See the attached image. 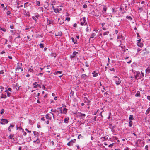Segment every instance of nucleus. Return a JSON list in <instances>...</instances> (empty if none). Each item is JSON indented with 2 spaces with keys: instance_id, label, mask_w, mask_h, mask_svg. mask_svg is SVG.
Wrapping results in <instances>:
<instances>
[{
  "instance_id": "nucleus-1",
  "label": "nucleus",
  "mask_w": 150,
  "mask_h": 150,
  "mask_svg": "<svg viewBox=\"0 0 150 150\" xmlns=\"http://www.w3.org/2000/svg\"><path fill=\"white\" fill-rule=\"evenodd\" d=\"M18 65H17L15 70L16 71H17V73L19 72V70L21 69V67L22 65V63L18 62L17 63Z\"/></svg>"
},
{
  "instance_id": "nucleus-2",
  "label": "nucleus",
  "mask_w": 150,
  "mask_h": 150,
  "mask_svg": "<svg viewBox=\"0 0 150 150\" xmlns=\"http://www.w3.org/2000/svg\"><path fill=\"white\" fill-rule=\"evenodd\" d=\"M81 25H87V23L86 21V18L84 17L83 19L81 18Z\"/></svg>"
},
{
  "instance_id": "nucleus-3",
  "label": "nucleus",
  "mask_w": 150,
  "mask_h": 150,
  "mask_svg": "<svg viewBox=\"0 0 150 150\" xmlns=\"http://www.w3.org/2000/svg\"><path fill=\"white\" fill-rule=\"evenodd\" d=\"M8 122V120L7 119H2L0 121V123L2 125H5Z\"/></svg>"
},
{
  "instance_id": "nucleus-4",
  "label": "nucleus",
  "mask_w": 150,
  "mask_h": 150,
  "mask_svg": "<svg viewBox=\"0 0 150 150\" xmlns=\"http://www.w3.org/2000/svg\"><path fill=\"white\" fill-rule=\"evenodd\" d=\"M115 83L117 85H119L121 81V80L120 78L116 79H115Z\"/></svg>"
},
{
  "instance_id": "nucleus-5",
  "label": "nucleus",
  "mask_w": 150,
  "mask_h": 150,
  "mask_svg": "<svg viewBox=\"0 0 150 150\" xmlns=\"http://www.w3.org/2000/svg\"><path fill=\"white\" fill-rule=\"evenodd\" d=\"M146 76H148V74L150 73V66L149 65L148 67L146 69Z\"/></svg>"
},
{
  "instance_id": "nucleus-6",
  "label": "nucleus",
  "mask_w": 150,
  "mask_h": 150,
  "mask_svg": "<svg viewBox=\"0 0 150 150\" xmlns=\"http://www.w3.org/2000/svg\"><path fill=\"white\" fill-rule=\"evenodd\" d=\"M140 73L139 71H137V73L136 74L135 78L137 80L140 79Z\"/></svg>"
},
{
  "instance_id": "nucleus-7",
  "label": "nucleus",
  "mask_w": 150,
  "mask_h": 150,
  "mask_svg": "<svg viewBox=\"0 0 150 150\" xmlns=\"http://www.w3.org/2000/svg\"><path fill=\"white\" fill-rule=\"evenodd\" d=\"M78 54V52L76 51H74L73 52V54H72V55H71L70 56V57L71 59H73L74 58L76 55L77 54Z\"/></svg>"
},
{
  "instance_id": "nucleus-8",
  "label": "nucleus",
  "mask_w": 150,
  "mask_h": 150,
  "mask_svg": "<svg viewBox=\"0 0 150 150\" xmlns=\"http://www.w3.org/2000/svg\"><path fill=\"white\" fill-rule=\"evenodd\" d=\"M46 118L47 119L51 120V116L49 114H47L45 115Z\"/></svg>"
},
{
  "instance_id": "nucleus-9",
  "label": "nucleus",
  "mask_w": 150,
  "mask_h": 150,
  "mask_svg": "<svg viewBox=\"0 0 150 150\" xmlns=\"http://www.w3.org/2000/svg\"><path fill=\"white\" fill-rule=\"evenodd\" d=\"M50 4L48 3L46 1L45 2L44 4V8L45 9H46L47 7L49 6Z\"/></svg>"
},
{
  "instance_id": "nucleus-10",
  "label": "nucleus",
  "mask_w": 150,
  "mask_h": 150,
  "mask_svg": "<svg viewBox=\"0 0 150 150\" xmlns=\"http://www.w3.org/2000/svg\"><path fill=\"white\" fill-rule=\"evenodd\" d=\"M132 74L134 76V77L135 76V75L137 73V71H135V70L132 69Z\"/></svg>"
},
{
  "instance_id": "nucleus-11",
  "label": "nucleus",
  "mask_w": 150,
  "mask_h": 150,
  "mask_svg": "<svg viewBox=\"0 0 150 150\" xmlns=\"http://www.w3.org/2000/svg\"><path fill=\"white\" fill-rule=\"evenodd\" d=\"M88 76H87L86 74H83L81 75V78L83 79H86V78L88 77Z\"/></svg>"
},
{
  "instance_id": "nucleus-12",
  "label": "nucleus",
  "mask_w": 150,
  "mask_h": 150,
  "mask_svg": "<svg viewBox=\"0 0 150 150\" xmlns=\"http://www.w3.org/2000/svg\"><path fill=\"white\" fill-rule=\"evenodd\" d=\"M78 114H79V116L81 117H85L86 116V115L85 114H82L81 112H78Z\"/></svg>"
},
{
  "instance_id": "nucleus-13",
  "label": "nucleus",
  "mask_w": 150,
  "mask_h": 150,
  "mask_svg": "<svg viewBox=\"0 0 150 150\" xmlns=\"http://www.w3.org/2000/svg\"><path fill=\"white\" fill-rule=\"evenodd\" d=\"M14 126V125L12 124H10L9 126V127L8 128V130L9 131L11 132V128H13Z\"/></svg>"
},
{
  "instance_id": "nucleus-14",
  "label": "nucleus",
  "mask_w": 150,
  "mask_h": 150,
  "mask_svg": "<svg viewBox=\"0 0 150 150\" xmlns=\"http://www.w3.org/2000/svg\"><path fill=\"white\" fill-rule=\"evenodd\" d=\"M135 96L137 97L140 96V92L139 91H137L136 94L135 95Z\"/></svg>"
},
{
  "instance_id": "nucleus-15",
  "label": "nucleus",
  "mask_w": 150,
  "mask_h": 150,
  "mask_svg": "<svg viewBox=\"0 0 150 150\" xmlns=\"http://www.w3.org/2000/svg\"><path fill=\"white\" fill-rule=\"evenodd\" d=\"M69 118L68 117H66L64 119V122L65 123H67L69 122Z\"/></svg>"
},
{
  "instance_id": "nucleus-16",
  "label": "nucleus",
  "mask_w": 150,
  "mask_h": 150,
  "mask_svg": "<svg viewBox=\"0 0 150 150\" xmlns=\"http://www.w3.org/2000/svg\"><path fill=\"white\" fill-rule=\"evenodd\" d=\"M67 109L65 108H64L62 111V113L64 114H66L67 113Z\"/></svg>"
},
{
  "instance_id": "nucleus-17",
  "label": "nucleus",
  "mask_w": 150,
  "mask_h": 150,
  "mask_svg": "<svg viewBox=\"0 0 150 150\" xmlns=\"http://www.w3.org/2000/svg\"><path fill=\"white\" fill-rule=\"evenodd\" d=\"M137 45L138 46L140 47H142L143 46V44L141 43L140 42L137 43Z\"/></svg>"
},
{
  "instance_id": "nucleus-18",
  "label": "nucleus",
  "mask_w": 150,
  "mask_h": 150,
  "mask_svg": "<svg viewBox=\"0 0 150 150\" xmlns=\"http://www.w3.org/2000/svg\"><path fill=\"white\" fill-rule=\"evenodd\" d=\"M103 141H104L105 140H107L108 139V137L105 136L103 137H102L101 138Z\"/></svg>"
},
{
  "instance_id": "nucleus-19",
  "label": "nucleus",
  "mask_w": 150,
  "mask_h": 150,
  "mask_svg": "<svg viewBox=\"0 0 150 150\" xmlns=\"http://www.w3.org/2000/svg\"><path fill=\"white\" fill-rule=\"evenodd\" d=\"M71 39L72 41L74 43V44H77V41L76 40H75V39H74V38L73 37H72Z\"/></svg>"
},
{
  "instance_id": "nucleus-20",
  "label": "nucleus",
  "mask_w": 150,
  "mask_h": 150,
  "mask_svg": "<svg viewBox=\"0 0 150 150\" xmlns=\"http://www.w3.org/2000/svg\"><path fill=\"white\" fill-rule=\"evenodd\" d=\"M76 139H74L73 140H71L70 142V143L71 142V144H72V145L73 146V144L74 143H75L76 142Z\"/></svg>"
},
{
  "instance_id": "nucleus-21",
  "label": "nucleus",
  "mask_w": 150,
  "mask_h": 150,
  "mask_svg": "<svg viewBox=\"0 0 150 150\" xmlns=\"http://www.w3.org/2000/svg\"><path fill=\"white\" fill-rule=\"evenodd\" d=\"M93 75V77H96L98 76V73H95V71H94L92 73Z\"/></svg>"
},
{
  "instance_id": "nucleus-22",
  "label": "nucleus",
  "mask_w": 150,
  "mask_h": 150,
  "mask_svg": "<svg viewBox=\"0 0 150 150\" xmlns=\"http://www.w3.org/2000/svg\"><path fill=\"white\" fill-rule=\"evenodd\" d=\"M38 87L40 88L41 87V86L40 85L38 84H37L36 85L34 86H33L34 88H38Z\"/></svg>"
},
{
  "instance_id": "nucleus-23",
  "label": "nucleus",
  "mask_w": 150,
  "mask_h": 150,
  "mask_svg": "<svg viewBox=\"0 0 150 150\" xmlns=\"http://www.w3.org/2000/svg\"><path fill=\"white\" fill-rule=\"evenodd\" d=\"M96 35L95 33H92L90 36V38H93L96 36Z\"/></svg>"
},
{
  "instance_id": "nucleus-24",
  "label": "nucleus",
  "mask_w": 150,
  "mask_h": 150,
  "mask_svg": "<svg viewBox=\"0 0 150 150\" xmlns=\"http://www.w3.org/2000/svg\"><path fill=\"white\" fill-rule=\"evenodd\" d=\"M126 18L130 21H131L132 19V17H131V16H127Z\"/></svg>"
},
{
  "instance_id": "nucleus-25",
  "label": "nucleus",
  "mask_w": 150,
  "mask_h": 150,
  "mask_svg": "<svg viewBox=\"0 0 150 150\" xmlns=\"http://www.w3.org/2000/svg\"><path fill=\"white\" fill-rule=\"evenodd\" d=\"M140 79H141V78H143L144 77V74L142 72V71L141 72V74H140Z\"/></svg>"
},
{
  "instance_id": "nucleus-26",
  "label": "nucleus",
  "mask_w": 150,
  "mask_h": 150,
  "mask_svg": "<svg viewBox=\"0 0 150 150\" xmlns=\"http://www.w3.org/2000/svg\"><path fill=\"white\" fill-rule=\"evenodd\" d=\"M150 111V107H149L148 108V109L146 110V114L147 115L148 114Z\"/></svg>"
},
{
  "instance_id": "nucleus-27",
  "label": "nucleus",
  "mask_w": 150,
  "mask_h": 150,
  "mask_svg": "<svg viewBox=\"0 0 150 150\" xmlns=\"http://www.w3.org/2000/svg\"><path fill=\"white\" fill-rule=\"evenodd\" d=\"M36 142L38 144H39L40 143V141L38 139H37L36 140H34L33 141V143H35Z\"/></svg>"
},
{
  "instance_id": "nucleus-28",
  "label": "nucleus",
  "mask_w": 150,
  "mask_h": 150,
  "mask_svg": "<svg viewBox=\"0 0 150 150\" xmlns=\"http://www.w3.org/2000/svg\"><path fill=\"white\" fill-rule=\"evenodd\" d=\"M34 134L35 136H38L39 134L38 132L36 131H33Z\"/></svg>"
},
{
  "instance_id": "nucleus-29",
  "label": "nucleus",
  "mask_w": 150,
  "mask_h": 150,
  "mask_svg": "<svg viewBox=\"0 0 150 150\" xmlns=\"http://www.w3.org/2000/svg\"><path fill=\"white\" fill-rule=\"evenodd\" d=\"M6 98V95H4L2 94L1 96V98Z\"/></svg>"
},
{
  "instance_id": "nucleus-30",
  "label": "nucleus",
  "mask_w": 150,
  "mask_h": 150,
  "mask_svg": "<svg viewBox=\"0 0 150 150\" xmlns=\"http://www.w3.org/2000/svg\"><path fill=\"white\" fill-rule=\"evenodd\" d=\"M62 35V33L61 31H60L58 32L57 35H55L56 36H61Z\"/></svg>"
},
{
  "instance_id": "nucleus-31",
  "label": "nucleus",
  "mask_w": 150,
  "mask_h": 150,
  "mask_svg": "<svg viewBox=\"0 0 150 150\" xmlns=\"http://www.w3.org/2000/svg\"><path fill=\"white\" fill-rule=\"evenodd\" d=\"M129 119L130 120H134V118H133V116L132 115H130L129 116Z\"/></svg>"
},
{
  "instance_id": "nucleus-32",
  "label": "nucleus",
  "mask_w": 150,
  "mask_h": 150,
  "mask_svg": "<svg viewBox=\"0 0 150 150\" xmlns=\"http://www.w3.org/2000/svg\"><path fill=\"white\" fill-rule=\"evenodd\" d=\"M133 125V122L131 120H130L129 122V126L131 127Z\"/></svg>"
},
{
  "instance_id": "nucleus-33",
  "label": "nucleus",
  "mask_w": 150,
  "mask_h": 150,
  "mask_svg": "<svg viewBox=\"0 0 150 150\" xmlns=\"http://www.w3.org/2000/svg\"><path fill=\"white\" fill-rule=\"evenodd\" d=\"M109 31L105 32L103 33V35H108L109 34Z\"/></svg>"
},
{
  "instance_id": "nucleus-34",
  "label": "nucleus",
  "mask_w": 150,
  "mask_h": 150,
  "mask_svg": "<svg viewBox=\"0 0 150 150\" xmlns=\"http://www.w3.org/2000/svg\"><path fill=\"white\" fill-rule=\"evenodd\" d=\"M62 71H57L55 72V73H56V74H61L62 73Z\"/></svg>"
},
{
  "instance_id": "nucleus-35",
  "label": "nucleus",
  "mask_w": 150,
  "mask_h": 150,
  "mask_svg": "<svg viewBox=\"0 0 150 150\" xmlns=\"http://www.w3.org/2000/svg\"><path fill=\"white\" fill-rule=\"evenodd\" d=\"M13 136L14 135H10L9 136V138L11 139H13L14 138H13L12 137H13Z\"/></svg>"
},
{
  "instance_id": "nucleus-36",
  "label": "nucleus",
  "mask_w": 150,
  "mask_h": 150,
  "mask_svg": "<svg viewBox=\"0 0 150 150\" xmlns=\"http://www.w3.org/2000/svg\"><path fill=\"white\" fill-rule=\"evenodd\" d=\"M51 111L52 112H58V111L56 109H55V110L51 109Z\"/></svg>"
},
{
  "instance_id": "nucleus-37",
  "label": "nucleus",
  "mask_w": 150,
  "mask_h": 150,
  "mask_svg": "<svg viewBox=\"0 0 150 150\" xmlns=\"http://www.w3.org/2000/svg\"><path fill=\"white\" fill-rule=\"evenodd\" d=\"M36 4L38 6H40V2L39 1H36Z\"/></svg>"
},
{
  "instance_id": "nucleus-38",
  "label": "nucleus",
  "mask_w": 150,
  "mask_h": 150,
  "mask_svg": "<svg viewBox=\"0 0 150 150\" xmlns=\"http://www.w3.org/2000/svg\"><path fill=\"white\" fill-rule=\"evenodd\" d=\"M32 18L33 20H34L35 21L36 23L37 22V20L35 16H32Z\"/></svg>"
},
{
  "instance_id": "nucleus-39",
  "label": "nucleus",
  "mask_w": 150,
  "mask_h": 150,
  "mask_svg": "<svg viewBox=\"0 0 150 150\" xmlns=\"http://www.w3.org/2000/svg\"><path fill=\"white\" fill-rule=\"evenodd\" d=\"M40 48H43L44 47L43 44L41 43L40 44Z\"/></svg>"
},
{
  "instance_id": "nucleus-40",
  "label": "nucleus",
  "mask_w": 150,
  "mask_h": 150,
  "mask_svg": "<svg viewBox=\"0 0 150 150\" xmlns=\"http://www.w3.org/2000/svg\"><path fill=\"white\" fill-rule=\"evenodd\" d=\"M29 71H30V72H34V71L33 69L31 68H29L28 70Z\"/></svg>"
},
{
  "instance_id": "nucleus-41",
  "label": "nucleus",
  "mask_w": 150,
  "mask_h": 150,
  "mask_svg": "<svg viewBox=\"0 0 150 150\" xmlns=\"http://www.w3.org/2000/svg\"><path fill=\"white\" fill-rule=\"evenodd\" d=\"M107 9V8L105 6H104V8L103 9V10L105 12L106 11Z\"/></svg>"
},
{
  "instance_id": "nucleus-42",
  "label": "nucleus",
  "mask_w": 150,
  "mask_h": 150,
  "mask_svg": "<svg viewBox=\"0 0 150 150\" xmlns=\"http://www.w3.org/2000/svg\"><path fill=\"white\" fill-rule=\"evenodd\" d=\"M67 145L68 146H72V144H71V142L70 143V142L69 141V142L67 144Z\"/></svg>"
},
{
  "instance_id": "nucleus-43",
  "label": "nucleus",
  "mask_w": 150,
  "mask_h": 150,
  "mask_svg": "<svg viewBox=\"0 0 150 150\" xmlns=\"http://www.w3.org/2000/svg\"><path fill=\"white\" fill-rule=\"evenodd\" d=\"M4 89V88L1 86H0V89L1 90H0V92H1L2 91H3V89Z\"/></svg>"
},
{
  "instance_id": "nucleus-44",
  "label": "nucleus",
  "mask_w": 150,
  "mask_h": 150,
  "mask_svg": "<svg viewBox=\"0 0 150 150\" xmlns=\"http://www.w3.org/2000/svg\"><path fill=\"white\" fill-rule=\"evenodd\" d=\"M0 30H2L4 32L6 31V29L5 28H1V27H0Z\"/></svg>"
},
{
  "instance_id": "nucleus-45",
  "label": "nucleus",
  "mask_w": 150,
  "mask_h": 150,
  "mask_svg": "<svg viewBox=\"0 0 150 150\" xmlns=\"http://www.w3.org/2000/svg\"><path fill=\"white\" fill-rule=\"evenodd\" d=\"M23 129V134L24 136H26L27 134L24 131V130L23 129Z\"/></svg>"
},
{
  "instance_id": "nucleus-46",
  "label": "nucleus",
  "mask_w": 150,
  "mask_h": 150,
  "mask_svg": "<svg viewBox=\"0 0 150 150\" xmlns=\"http://www.w3.org/2000/svg\"><path fill=\"white\" fill-rule=\"evenodd\" d=\"M57 109L60 110V113H62V108H57Z\"/></svg>"
},
{
  "instance_id": "nucleus-47",
  "label": "nucleus",
  "mask_w": 150,
  "mask_h": 150,
  "mask_svg": "<svg viewBox=\"0 0 150 150\" xmlns=\"http://www.w3.org/2000/svg\"><path fill=\"white\" fill-rule=\"evenodd\" d=\"M90 102V101L89 100H85V101H84L85 103H89Z\"/></svg>"
},
{
  "instance_id": "nucleus-48",
  "label": "nucleus",
  "mask_w": 150,
  "mask_h": 150,
  "mask_svg": "<svg viewBox=\"0 0 150 150\" xmlns=\"http://www.w3.org/2000/svg\"><path fill=\"white\" fill-rule=\"evenodd\" d=\"M110 70L111 71H112L114 72L115 71V69L113 68L110 69Z\"/></svg>"
},
{
  "instance_id": "nucleus-49",
  "label": "nucleus",
  "mask_w": 150,
  "mask_h": 150,
  "mask_svg": "<svg viewBox=\"0 0 150 150\" xmlns=\"http://www.w3.org/2000/svg\"><path fill=\"white\" fill-rule=\"evenodd\" d=\"M7 96L8 97L10 96H11V93H9V92H7Z\"/></svg>"
},
{
  "instance_id": "nucleus-50",
  "label": "nucleus",
  "mask_w": 150,
  "mask_h": 150,
  "mask_svg": "<svg viewBox=\"0 0 150 150\" xmlns=\"http://www.w3.org/2000/svg\"><path fill=\"white\" fill-rule=\"evenodd\" d=\"M11 13V12L9 11H8L7 12L6 14L7 15H9Z\"/></svg>"
},
{
  "instance_id": "nucleus-51",
  "label": "nucleus",
  "mask_w": 150,
  "mask_h": 150,
  "mask_svg": "<svg viewBox=\"0 0 150 150\" xmlns=\"http://www.w3.org/2000/svg\"><path fill=\"white\" fill-rule=\"evenodd\" d=\"M145 149L146 150H148V146L147 145H146L145 147Z\"/></svg>"
},
{
  "instance_id": "nucleus-52",
  "label": "nucleus",
  "mask_w": 150,
  "mask_h": 150,
  "mask_svg": "<svg viewBox=\"0 0 150 150\" xmlns=\"http://www.w3.org/2000/svg\"><path fill=\"white\" fill-rule=\"evenodd\" d=\"M4 112V109H2L1 110V112H0V113L1 114H3Z\"/></svg>"
},
{
  "instance_id": "nucleus-53",
  "label": "nucleus",
  "mask_w": 150,
  "mask_h": 150,
  "mask_svg": "<svg viewBox=\"0 0 150 150\" xmlns=\"http://www.w3.org/2000/svg\"><path fill=\"white\" fill-rule=\"evenodd\" d=\"M25 130L28 133H30L31 132V131L29 130L27 128L25 129Z\"/></svg>"
},
{
  "instance_id": "nucleus-54",
  "label": "nucleus",
  "mask_w": 150,
  "mask_h": 150,
  "mask_svg": "<svg viewBox=\"0 0 150 150\" xmlns=\"http://www.w3.org/2000/svg\"><path fill=\"white\" fill-rule=\"evenodd\" d=\"M75 146L76 147H77V149H76V150H77L78 149H79L80 147H79V145H75Z\"/></svg>"
},
{
  "instance_id": "nucleus-55",
  "label": "nucleus",
  "mask_w": 150,
  "mask_h": 150,
  "mask_svg": "<svg viewBox=\"0 0 150 150\" xmlns=\"http://www.w3.org/2000/svg\"><path fill=\"white\" fill-rule=\"evenodd\" d=\"M87 6V5L86 4H84L83 6V7L84 8H86Z\"/></svg>"
},
{
  "instance_id": "nucleus-56",
  "label": "nucleus",
  "mask_w": 150,
  "mask_h": 150,
  "mask_svg": "<svg viewBox=\"0 0 150 150\" xmlns=\"http://www.w3.org/2000/svg\"><path fill=\"white\" fill-rule=\"evenodd\" d=\"M82 137V135L81 134H79V135L78 137V139H80V138H81Z\"/></svg>"
},
{
  "instance_id": "nucleus-57",
  "label": "nucleus",
  "mask_w": 150,
  "mask_h": 150,
  "mask_svg": "<svg viewBox=\"0 0 150 150\" xmlns=\"http://www.w3.org/2000/svg\"><path fill=\"white\" fill-rule=\"evenodd\" d=\"M139 11H140V12H142L143 10V9L142 7H140L139 8Z\"/></svg>"
},
{
  "instance_id": "nucleus-58",
  "label": "nucleus",
  "mask_w": 150,
  "mask_h": 150,
  "mask_svg": "<svg viewBox=\"0 0 150 150\" xmlns=\"http://www.w3.org/2000/svg\"><path fill=\"white\" fill-rule=\"evenodd\" d=\"M66 20H67L68 21H69L70 20V18L69 17H67L66 18Z\"/></svg>"
},
{
  "instance_id": "nucleus-59",
  "label": "nucleus",
  "mask_w": 150,
  "mask_h": 150,
  "mask_svg": "<svg viewBox=\"0 0 150 150\" xmlns=\"http://www.w3.org/2000/svg\"><path fill=\"white\" fill-rule=\"evenodd\" d=\"M141 50V49L140 48H138L137 49V52L139 53V52Z\"/></svg>"
},
{
  "instance_id": "nucleus-60",
  "label": "nucleus",
  "mask_w": 150,
  "mask_h": 150,
  "mask_svg": "<svg viewBox=\"0 0 150 150\" xmlns=\"http://www.w3.org/2000/svg\"><path fill=\"white\" fill-rule=\"evenodd\" d=\"M10 28L11 29H13L14 28V27H13V25H11L10 26Z\"/></svg>"
},
{
  "instance_id": "nucleus-61",
  "label": "nucleus",
  "mask_w": 150,
  "mask_h": 150,
  "mask_svg": "<svg viewBox=\"0 0 150 150\" xmlns=\"http://www.w3.org/2000/svg\"><path fill=\"white\" fill-rule=\"evenodd\" d=\"M59 10L57 8V9H56V11L55 12L56 13L58 12H59Z\"/></svg>"
},
{
  "instance_id": "nucleus-62",
  "label": "nucleus",
  "mask_w": 150,
  "mask_h": 150,
  "mask_svg": "<svg viewBox=\"0 0 150 150\" xmlns=\"http://www.w3.org/2000/svg\"><path fill=\"white\" fill-rule=\"evenodd\" d=\"M147 99L149 100H150V96H148L147 97Z\"/></svg>"
},
{
  "instance_id": "nucleus-63",
  "label": "nucleus",
  "mask_w": 150,
  "mask_h": 150,
  "mask_svg": "<svg viewBox=\"0 0 150 150\" xmlns=\"http://www.w3.org/2000/svg\"><path fill=\"white\" fill-rule=\"evenodd\" d=\"M39 16V15H35V17H36L37 18H38Z\"/></svg>"
},
{
  "instance_id": "nucleus-64",
  "label": "nucleus",
  "mask_w": 150,
  "mask_h": 150,
  "mask_svg": "<svg viewBox=\"0 0 150 150\" xmlns=\"http://www.w3.org/2000/svg\"><path fill=\"white\" fill-rule=\"evenodd\" d=\"M88 30H89L88 27H87L86 29V31L88 32Z\"/></svg>"
}]
</instances>
